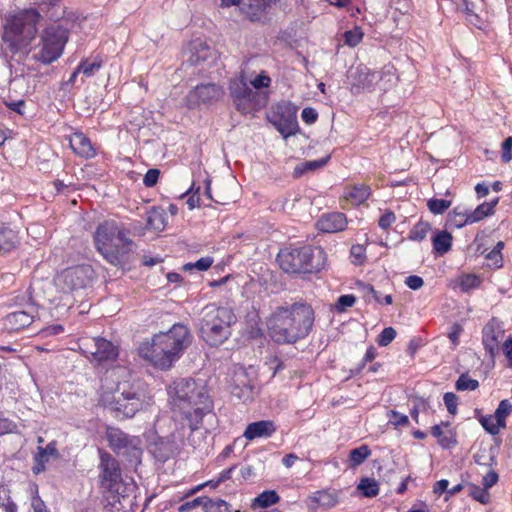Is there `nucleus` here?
<instances>
[{
    "label": "nucleus",
    "instance_id": "nucleus-17",
    "mask_svg": "<svg viewBox=\"0 0 512 512\" xmlns=\"http://www.w3.org/2000/svg\"><path fill=\"white\" fill-rule=\"evenodd\" d=\"M276 0H221V5L230 7L239 5L242 14L250 21H259Z\"/></svg>",
    "mask_w": 512,
    "mask_h": 512
},
{
    "label": "nucleus",
    "instance_id": "nucleus-21",
    "mask_svg": "<svg viewBox=\"0 0 512 512\" xmlns=\"http://www.w3.org/2000/svg\"><path fill=\"white\" fill-rule=\"evenodd\" d=\"M224 94L223 88L214 83L201 84L195 87L188 95L190 101L198 104H208L219 100Z\"/></svg>",
    "mask_w": 512,
    "mask_h": 512
},
{
    "label": "nucleus",
    "instance_id": "nucleus-54",
    "mask_svg": "<svg viewBox=\"0 0 512 512\" xmlns=\"http://www.w3.org/2000/svg\"><path fill=\"white\" fill-rule=\"evenodd\" d=\"M502 161L508 163L512 160V137H507L502 143Z\"/></svg>",
    "mask_w": 512,
    "mask_h": 512
},
{
    "label": "nucleus",
    "instance_id": "nucleus-30",
    "mask_svg": "<svg viewBox=\"0 0 512 512\" xmlns=\"http://www.w3.org/2000/svg\"><path fill=\"white\" fill-rule=\"evenodd\" d=\"M498 203V198L492 200L491 202H484L478 205L474 210H469V215L466 218V222L475 223L483 218L492 215L494 213V207Z\"/></svg>",
    "mask_w": 512,
    "mask_h": 512
},
{
    "label": "nucleus",
    "instance_id": "nucleus-34",
    "mask_svg": "<svg viewBox=\"0 0 512 512\" xmlns=\"http://www.w3.org/2000/svg\"><path fill=\"white\" fill-rule=\"evenodd\" d=\"M371 455V450L367 445L354 448L350 451L349 460L351 467H357L362 464Z\"/></svg>",
    "mask_w": 512,
    "mask_h": 512
},
{
    "label": "nucleus",
    "instance_id": "nucleus-45",
    "mask_svg": "<svg viewBox=\"0 0 512 512\" xmlns=\"http://www.w3.org/2000/svg\"><path fill=\"white\" fill-rule=\"evenodd\" d=\"M481 280L478 276L472 274H466L461 277L460 288L464 292H468L471 289L478 287Z\"/></svg>",
    "mask_w": 512,
    "mask_h": 512
},
{
    "label": "nucleus",
    "instance_id": "nucleus-10",
    "mask_svg": "<svg viewBox=\"0 0 512 512\" xmlns=\"http://www.w3.org/2000/svg\"><path fill=\"white\" fill-rule=\"evenodd\" d=\"M109 447L131 465L141 463L143 454L142 440L139 436L129 435L119 428L109 427L106 431Z\"/></svg>",
    "mask_w": 512,
    "mask_h": 512
},
{
    "label": "nucleus",
    "instance_id": "nucleus-11",
    "mask_svg": "<svg viewBox=\"0 0 512 512\" xmlns=\"http://www.w3.org/2000/svg\"><path fill=\"white\" fill-rule=\"evenodd\" d=\"M69 31L60 24H52L47 27L42 37V46L33 58L45 65L56 61L63 52L68 41Z\"/></svg>",
    "mask_w": 512,
    "mask_h": 512
},
{
    "label": "nucleus",
    "instance_id": "nucleus-23",
    "mask_svg": "<svg viewBox=\"0 0 512 512\" xmlns=\"http://www.w3.org/2000/svg\"><path fill=\"white\" fill-rule=\"evenodd\" d=\"M176 450V443L169 438H159L150 445V452L160 462H165L173 457Z\"/></svg>",
    "mask_w": 512,
    "mask_h": 512
},
{
    "label": "nucleus",
    "instance_id": "nucleus-18",
    "mask_svg": "<svg viewBox=\"0 0 512 512\" xmlns=\"http://www.w3.org/2000/svg\"><path fill=\"white\" fill-rule=\"evenodd\" d=\"M504 330L501 323L496 319L492 318L483 328V345L486 352L491 358L495 356L498 351L499 344L503 340Z\"/></svg>",
    "mask_w": 512,
    "mask_h": 512
},
{
    "label": "nucleus",
    "instance_id": "nucleus-3",
    "mask_svg": "<svg viewBox=\"0 0 512 512\" xmlns=\"http://www.w3.org/2000/svg\"><path fill=\"white\" fill-rule=\"evenodd\" d=\"M167 393L172 409L184 415L191 430H196L203 416L211 411L212 402L206 387L192 378L173 381Z\"/></svg>",
    "mask_w": 512,
    "mask_h": 512
},
{
    "label": "nucleus",
    "instance_id": "nucleus-40",
    "mask_svg": "<svg viewBox=\"0 0 512 512\" xmlns=\"http://www.w3.org/2000/svg\"><path fill=\"white\" fill-rule=\"evenodd\" d=\"M17 507L9 496V489L0 486V512H16Z\"/></svg>",
    "mask_w": 512,
    "mask_h": 512
},
{
    "label": "nucleus",
    "instance_id": "nucleus-58",
    "mask_svg": "<svg viewBox=\"0 0 512 512\" xmlns=\"http://www.w3.org/2000/svg\"><path fill=\"white\" fill-rule=\"evenodd\" d=\"M479 421L482 427L485 429V431H487L489 434L493 436L497 435V428L494 426L493 416H481L479 418Z\"/></svg>",
    "mask_w": 512,
    "mask_h": 512
},
{
    "label": "nucleus",
    "instance_id": "nucleus-59",
    "mask_svg": "<svg viewBox=\"0 0 512 512\" xmlns=\"http://www.w3.org/2000/svg\"><path fill=\"white\" fill-rule=\"evenodd\" d=\"M206 498H203V497H197L191 501H188V502H185L183 503L179 508V512H189L191 510H193L194 508L200 506V505H203L204 506V502H205Z\"/></svg>",
    "mask_w": 512,
    "mask_h": 512
},
{
    "label": "nucleus",
    "instance_id": "nucleus-56",
    "mask_svg": "<svg viewBox=\"0 0 512 512\" xmlns=\"http://www.w3.org/2000/svg\"><path fill=\"white\" fill-rule=\"evenodd\" d=\"M159 175L160 171L158 169H149L143 178L144 185L146 187H153L157 183Z\"/></svg>",
    "mask_w": 512,
    "mask_h": 512
},
{
    "label": "nucleus",
    "instance_id": "nucleus-16",
    "mask_svg": "<svg viewBox=\"0 0 512 512\" xmlns=\"http://www.w3.org/2000/svg\"><path fill=\"white\" fill-rule=\"evenodd\" d=\"M268 118L285 139L298 131L296 112L288 105H278Z\"/></svg>",
    "mask_w": 512,
    "mask_h": 512
},
{
    "label": "nucleus",
    "instance_id": "nucleus-32",
    "mask_svg": "<svg viewBox=\"0 0 512 512\" xmlns=\"http://www.w3.org/2000/svg\"><path fill=\"white\" fill-rule=\"evenodd\" d=\"M370 195V188L366 185H356L352 187L347 193L345 198L353 205H360L364 203Z\"/></svg>",
    "mask_w": 512,
    "mask_h": 512
},
{
    "label": "nucleus",
    "instance_id": "nucleus-41",
    "mask_svg": "<svg viewBox=\"0 0 512 512\" xmlns=\"http://www.w3.org/2000/svg\"><path fill=\"white\" fill-rule=\"evenodd\" d=\"M468 487V495L472 497L474 500L478 501L481 504H487L490 501V495L484 487L481 488L475 484H469Z\"/></svg>",
    "mask_w": 512,
    "mask_h": 512
},
{
    "label": "nucleus",
    "instance_id": "nucleus-2",
    "mask_svg": "<svg viewBox=\"0 0 512 512\" xmlns=\"http://www.w3.org/2000/svg\"><path fill=\"white\" fill-rule=\"evenodd\" d=\"M314 312L306 303H294L290 307H277L268 319L271 338L277 343H296L312 329Z\"/></svg>",
    "mask_w": 512,
    "mask_h": 512
},
{
    "label": "nucleus",
    "instance_id": "nucleus-26",
    "mask_svg": "<svg viewBox=\"0 0 512 512\" xmlns=\"http://www.w3.org/2000/svg\"><path fill=\"white\" fill-rule=\"evenodd\" d=\"M69 144L71 149L81 157L89 159L95 155V150L93 149L89 138H87L83 133L78 132L72 134L69 139Z\"/></svg>",
    "mask_w": 512,
    "mask_h": 512
},
{
    "label": "nucleus",
    "instance_id": "nucleus-52",
    "mask_svg": "<svg viewBox=\"0 0 512 512\" xmlns=\"http://www.w3.org/2000/svg\"><path fill=\"white\" fill-rule=\"evenodd\" d=\"M512 411V404L508 399L500 401L493 417L506 418Z\"/></svg>",
    "mask_w": 512,
    "mask_h": 512
},
{
    "label": "nucleus",
    "instance_id": "nucleus-63",
    "mask_svg": "<svg viewBox=\"0 0 512 512\" xmlns=\"http://www.w3.org/2000/svg\"><path fill=\"white\" fill-rule=\"evenodd\" d=\"M499 476L494 470L489 471L483 477V487L488 491L489 488L493 487L498 482Z\"/></svg>",
    "mask_w": 512,
    "mask_h": 512
},
{
    "label": "nucleus",
    "instance_id": "nucleus-60",
    "mask_svg": "<svg viewBox=\"0 0 512 512\" xmlns=\"http://www.w3.org/2000/svg\"><path fill=\"white\" fill-rule=\"evenodd\" d=\"M396 220L392 211H386L379 219L378 224L382 229H388Z\"/></svg>",
    "mask_w": 512,
    "mask_h": 512
},
{
    "label": "nucleus",
    "instance_id": "nucleus-8",
    "mask_svg": "<svg viewBox=\"0 0 512 512\" xmlns=\"http://www.w3.org/2000/svg\"><path fill=\"white\" fill-rule=\"evenodd\" d=\"M278 261L282 270L287 273H314L324 268L326 254L320 247L286 248L278 254Z\"/></svg>",
    "mask_w": 512,
    "mask_h": 512
},
{
    "label": "nucleus",
    "instance_id": "nucleus-50",
    "mask_svg": "<svg viewBox=\"0 0 512 512\" xmlns=\"http://www.w3.org/2000/svg\"><path fill=\"white\" fill-rule=\"evenodd\" d=\"M199 191H200V186L195 188V185L193 183L191 185V187L185 192L184 195L191 194L189 196V198L187 199V205H188L189 209H194L195 207L199 206V201H200Z\"/></svg>",
    "mask_w": 512,
    "mask_h": 512
},
{
    "label": "nucleus",
    "instance_id": "nucleus-28",
    "mask_svg": "<svg viewBox=\"0 0 512 512\" xmlns=\"http://www.w3.org/2000/svg\"><path fill=\"white\" fill-rule=\"evenodd\" d=\"M18 244V233L8 226L0 225V255L14 250Z\"/></svg>",
    "mask_w": 512,
    "mask_h": 512
},
{
    "label": "nucleus",
    "instance_id": "nucleus-51",
    "mask_svg": "<svg viewBox=\"0 0 512 512\" xmlns=\"http://www.w3.org/2000/svg\"><path fill=\"white\" fill-rule=\"evenodd\" d=\"M99 68H100L99 62H96V61L89 62L86 60V61H82L80 63V65L77 68V71H80L81 73H83L86 76H91Z\"/></svg>",
    "mask_w": 512,
    "mask_h": 512
},
{
    "label": "nucleus",
    "instance_id": "nucleus-6",
    "mask_svg": "<svg viewBox=\"0 0 512 512\" xmlns=\"http://www.w3.org/2000/svg\"><path fill=\"white\" fill-rule=\"evenodd\" d=\"M148 399L147 385L139 379L118 384L111 395L105 394L102 397L104 407L114 413L116 418L133 417Z\"/></svg>",
    "mask_w": 512,
    "mask_h": 512
},
{
    "label": "nucleus",
    "instance_id": "nucleus-22",
    "mask_svg": "<svg viewBox=\"0 0 512 512\" xmlns=\"http://www.w3.org/2000/svg\"><path fill=\"white\" fill-rule=\"evenodd\" d=\"M347 219L345 214L335 212L323 215L317 221V228L326 233H335L345 229Z\"/></svg>",
    "mask_w": 512,
    "mask_h": 512
},
{
    "label": "nucleus",
    "instance_id": "nucleus-44",
    "mask_svg": "<svg viewBox=\"0 0 512 512\" xmlns=\"http://www.w3.org/2000/svg\"><path fill=\"white\" fill-rule=\"evenodd\" d=\"M427 206L433 214H442L451 206V201L433 198L428 201Z\"/></svg>",
    "mask_w": 512,
    "mask_h": 512
},
{
    "label": "nucleus",
    "instance_id": "nucleus-14",
    "mask_svg": "<svg viewBox=\"0 0 512 512\" xmlns=\"http://www.w3.org/2000/svg\"><path fill=\"white\" fill-rule=\"evenodd\" d=\"M80 350L91 362L98 364L113 362L118 356V348L101 337L84 339Z\"/></svg>",
    "mask_w": 512,
    "mask_h": 512
},
{
    "label": "nucleus",
    "instance_id": "nucleus-46",
    "mask_svg": "<svg viewBox=\"0 0 512 512\" xmlns=\"http://www.w3.org/2000/svg\"><path fill=\"white\" fill-rule=\"evenodd\" d=\"M358 287L361 289L365 301L370 302L371 299H373L376 302H381L379 292L376 291L372 285L363 282H358Z\"/></svg>",
    "mask_w": 512,
    "mask_h": 512
},
{
    "label": "nucleus",
    "instance_id": "nucleus-49",
    "mask_svg": "<svg viewBox=\"0 0 512 512\" xmlns=\"http://www.w3.org/2000/svg\"><path fill=\"white\" fill-rule=\"evenodd\" d=\"M396 337V330L393 327H386L379 334L377 343L379 346H388Z\"/></svg>",
    "mask_w": 512,
    "mask_h": 512
},
{
    "label": "nucleus",
    "instance_id": "nucleus-20",
    "mask_svg": "<svg viewBox=\"0 0 512 512\" xmlns=\"http://www.w3.org/2000/svg\"><path fill=\"white\" fill-rule=\"evenodd\" d=\"M230 391L234 397L242 400L243 402L253 398L254 385L249 380L246 371L240 369L235 372L230 386Z\"/></svg>",
    "mask_w": 512,
    "mask_h": 512
},
{
    "label": "nucleus",
    "instance_id": "nucleus-37",
    "mask_svg": "<svg viewBox=\"0 0 512 512\" xmlns=\"http://www.w3.org/2000/svg\"><path fill=\"white\" fill-rule=\"evenodd\" d=\"M357 488L365 497H375L379 493L378 483L374 479L370 478H363Z\"/></svg>",
    "mask_w": 512,
    "mask_h": 512
},
{
    "label": "nucleus",
    "instance_id": "nucleus-47",
    "mask_svg": "<svg viewBox=\"0 0 512 512\" xmlns=\"http://www.w3.org/2000/svg\"><path fill=\"white\" fill-rule=\"evenodd\" d=\"M356 302V297L351 294L342 295L337 299L334 308L337 312H344L347 308L352 307Z\"/></svg>",
    "mask_w": 512,
    "mask_h": 512
},
{
    "label": "nucleus",
    "instance_id": "nucleus-29",
    "mask_svg": "<svg viewBox=\"0 0 512 512\" xmlns=\"http://www.w3.org/2000/svg\"><path fill=\"white\" fill-rule=\"evenodd\" d=\"M50 456H58L54 443H49L46 447H38V452L34 456L35 466L33 467V472L35 474L45 470V463L49 461Z\"/></svg>",
    "mask_w": 512,
    "mask_h": 512
},
{
    "label": "nucleus",
    "instance_id": "nucleus-1",
    "mask_svg": "<svg viewBox=\"0 0 512 512\" xmlns=\"http://www.w3.org/2000/svg\"><path fill=\"white\" fill-rule=\"evenodd\" d=\"M192 342L187 326L177 323L166 332L155 334L151 342H143L139 355L161 370H167L180 358Z\"/></svg>",
    "mask_w": 512,
    "mask_h": 512
},
{
    "label": "nucleus",
    "instance_id": "nucleus-36",
    "mask_svg": "<svg viewBox=\"0 0 512 512\" xmlns=\"http://www.w3.org/2000/svg\"><path fill=\"white\" fill-rule=\"evenodd\" d=\"M396 80L397 77L395 75V68L393 65H386L380 70V82L382 90H387L390 88Z\"/></svg>",
    "mask_w": 512,
    "mask_h": 512
},
{
    "label": "nucleus",
    "instance_id": "nucleus-57",
    "mask_svg": "<svg viewBox=\"0 0 512 512\" xmlns=\"http://www.w3.org/2000/svg\"><path fill=\"white\" fill-rule=\"evenodd\" d=\"M389 415H390V422L394 425V426H403V425H406L408 424L409 422V419H408V416L407 415H404V414H401L397 411H394V410H391L389 412Z\"/></svg>",
    "mask_w": 512,
    "mask_h": 512
},
{
    "label": "nucleus",
    "instance_id": "nucleus-62",
    "mask_svg": "<svg viewBox=\"0 0 512 512\" xmlns=\"http://www.w3.org/2000/svg\"><path fill=\"white\" fill-rule=\"evenodd\" d=\"M270 82V77L262 73L258 75L254 80H252L251 84L254 89L258 90L268 87L270 85Z\"/></svg>",
    "mask_w": 512,
    "mask_h": 512
},
{
    "label": "nucleus",
    "instance_id": "nucleus-38",
    "mask_svg": "<svg viewBox=\"0 0 512 512\" xmlns=\"http://www.w3.org/2000/svg\"><path fill=\"white\" fill-rule=\"evenodd\" d=\"M313 501L326 508H332L338 503L336 495L327 491H317L313 496Z\"/></svg>",
    "mask_w": 512,
    "mask_h": 512
},
{
    "label": "nucleus",
    "instance_id": "nucleus-9",
    "mask_svg": "<svg viewBox=\"0 0 512 512\" xmlns=\"http://www.w3.org/2000/svg\"><path fill=\"white\" fill-rule=\"evenodd\" d=\"M95 272L90 265H78L64 269L57 274V284L62 286L64 309H71L76 301L75 294L89 287L94 280Z\"/></svg>",
    "mask_w": 512,
    "mask_h": 512
},
{
    "label": "nucleus",
    "instance_id": "nucleus-25",
    "mask_svg": "<svg viewBox=\"0 0 512 512\" xmlns=\"http://www.w3.org/2000/svg\"><path fill=\"white\" fill-rule=\"evenodd\" d=\"M210 58H213V51L205 42L198 39L190 43V57L188 62L191 65H200Z\"/></svg>",
    "mask_w": 512,
    "mask_h": 512
},
{
    "label": "nucleus",
    "instance_id": "nucleus-39",
    "mask_svg": "<svg viewBox=\"0 0 512 512\" xmlns=\"http://www.w3.org/2000/svg\"><path fill=\"white\" fill-rule=\"evenodd\" d=\"M479 387V382L475 379L469 378L467 373H463L459 376L455 383V388L458 391H474Z\"/></svg>",
    "mask_w": 512,
    "mask_h": 512
},
{
    "label": "nucleus",
    "instance_id": "nucleus-15",
    "mask_svg": "<svg viewBox=\"0 0 512 512\" xmlns=\"http://www.w3.org/2000/svg\"><path fill=\"white\" fill-rule=\"evenodd\" d=\"M100 468L103 485L111 492L124 497L126 486L123 484L118 461L107 452H100Z\"/></svg>",
    "mask_w": 512,
    "mask_h": 512
},
{
    "label": "nucleus",
    "instance_id": "nucleus-13",
    "mask_svg": "<svg viewBox=\"0 0 512 512\" xmlns=\"http://www.w3.org/2000/svg\"><path fill=\"white\" fill-rule=\"evenodd\" d=\"M229 91L236 109L242 114L251 113L262 105L261 95L249 87L243 78L231 80Z\"/></svg>",
    "mask_w": 512,
    "mask_h": 512
},
{
    "label": "nucleus",
    "instance_id": "nucleus-53",
    "mask_svg": "<svg viewBox=\"0 0 512 512\" xmlns=\"http://www.w3.org/2000/svg\"><path fill=\"white\" fill-rule=\"evenodd\" d=\"M443 399L448 412L455 415L457 412V396L453 392H447L444 394Z\"/></svg>",
    "mask_w": 512,
    "mask_h": 512
},
{
    "label": "nucleus",
    "instance_id": "nucleus-42",
    "mask_svg": "<svg viewBox=\"0 0 512 512\" xmlns=\"http://www.w3.org/2000/svg\"><path fill=\"white\" fill-rule=\"evenodd\" d=\"M430 230V224L428 222H418L410 231L409 239L414 241H422Z\"/></svg>",
    "mask_w": 512,
    "mask_h": 512
},
{
    "label": "nucleus",
    "instance_id": "nucleus-7",
    "mask_svg": "<svg viewBox=\"0 0 512 512\" xmlns=\"http://www.w3.org/2000/svg\"><path fill=\"white\" fill-rule=\"evenodd\" d=\"M200 314L199 335L208 345L218 347L231 336V326L237 321L232 308L211 303Z\"/></svg>",
    "mask_w": 512,
    "mask_h": 512
},
{
    "label": "nucleus",
    "instance_id": "nucleus-27",
    "mask_svg": "<svg viewBox=\"0 0 512 512\" xmlns=\"http://www.w3.org/2000/svg\"><path fill=\"white\" fill-rule=\"evenodd\" d=\"M349 77L352 79L353 86L361 87L363 89L373 88L372 69L366 65H358L354 71L350 72Z\"/></svg>",
    "mask_w": 512,
    "mask_h": 512
},
{
    "label": "nucleus",
    "instance_id": "nucleus-4",
    "mask_svg": "<svg viewBox=\"0 0 512 512\" xmlns=\"http://www.w3.org/2000/svg\"><path fill=\"white\" fill-rule=\"evenodd\" d=\"M41 15L35 8L23 9L6 18L2 34V51L13 58L23 52L35 38Z\"/></svg>",
    "mask_w": 512,
    "mask_h": 512
},
{
    "label": "nucleus",
    "instance_id": "nucleus-55",
    "mask_svg": "<svg viewBox=\"0 0 512 512\" xmlns=\"http://www.w3.org/2000/svg\"><path fill=\"white\" fill-rule=\"evenodd\" d=\"M438 442L444 449H448L457 444L455 434L451 430L445 432Z\"/></svg>",
    "mask_w": 512,
    "mask_h": 512
},
{
    "label": "nucleus",
    "instance_id": "nucleus-12",
    "mask_svg": "<svg viewBox=\"0 0 512 512\" xmlns=\"http://www.w3.org/2000/svg\"><path fill=\"white\" fill-rule=\"evenodd\" d=\"M62 286L57 284V276L52 281H42L29 287V300L39 306L40 301H47L54 305L56 313L59 315L66 314L69 309H64L61 303H64L62 297Z\"/></svg>",
    "mask_w": 512,
    "mask_h": 512
},
{
    "label": "nucleus",
    "instance_id": "nucleus-24",
    "mask_svg": "<svg viewBox=\"0 0 512 512\" xmlns=\"http://www.w3.org/2000/svg\"><path fill=\"white\" fill-rule=\"evenodd\" d=\"M276 431L273 421L261 420L252 422L246 427L243 436L247 440H253L260 437H270Z\"/></svg>",
    "mask_w": 512,
    "mask_h": 512
},
{
    "label": "nucleus",
    "instance_id": "nucleus-61",
    "mask_svg": "<svg viewBox=\"0 0 512 512\" xmlns=\"http://www.w3.org/2000/svg\"><path fill=\"white\" fill-rule=\"evenodd\" d=\"M302 120L307 124H313L318 118V113L314 108L306 107L301 113Z\"/></svg>",
    "mask_w": 512,
    "mask_h": 512
},
{
    "label": "nucleus",
    "instance_id": "nucleus-48",
    "mask_svg": "<svg viewBox=\"0 0 512 512\" xmlns=\"http://www.w3.org/2000/svg\"><path fill=\"white\" fill-rule=\"evenodd\" d=\"M363 33L360 29L355 28L353 30L346 31L343 34L344 42L350 47H355L362 40Z\"/></svg>",
    "mask_w": 512,
    "mask_h": 512
},
{
    "label": "nucleus",
    "instance_id": "nucleus-33",
    "mask_svg": "<svg viewBox=\"0 0 512 512\" xmlns=\"http://www.w3.org/2000/svg\"><path fill=\"white\" fill-rule=\"evenodd\" d=\"M146 226L149 229L155 231H162L166 226L165 215L163 211L153 207L149 212H147L146 217Z\"/></svg>",
    "mask_w": 512,
    "mask_h": 512
},
{
    "label": "nucleus",
    "instance_id": "nucleus-31",
    "mask_svg": "<svg viewBox=\"0 0 512 512\" xmlns=\"http://www.w3.org/2000/svg\"><path fill=\"white\" fill-rule=\"evenodd\" d=\"M452 239V235L447 231L437 232L432 239L435 252L440 255L447 253L451 249Z\"/></svg>",
    "mask_w": 512,
    "mask_h": 512
},
{
    "label": "nucleus",
    "instance_id": "nucleus-19",
    "mask_svg": "<svg viewBox=\"0 0 512 512\" xmlns=\"http://www.w3.org/2000/svg\"><path fill=\"white\" fill-rule=\"evenodd\" d=\"M35 312L36 305L30 302L26 310L14 311L6 315L3 319V325L9 332L19 331L33 322Z\"/></svg>",
    "mask_w": 512,
    "mask_h": 512
},
{
    "label": "nucleus",
    "instance_id": "nucleus-64",
    "mask_svg": "<svg viewBox=\"0 0 512 512\" xmlns=\"http://www.w3.org/2000/svg\"><path fill=\"white\" fill-rule=\"evenodd\" d=\"M405 284L412 290H418L424 285V281L420 276L411 275L405 279Z\"/></svg>",
    "mask_w": 512,
    "mask_h": 512
},
{
    "label": "nucleus",
    "instance_id": "nucleus-35",
    "mask_svg": "<svg viewBox=\"0 0 512 512\" xmlns=\"http://www.w3.org/2000/svg\"><path fill=\"white\" fill-rule=\"evenodd\" d=\"M278 494L273 490H267L262 492L258 497L254 499L253 506H258L261 508H267L273 504H276L279 501Z\"/></svg>",
    "mask_w": 512,
    "mask_h": 512
},
{
    "label": "nucleus",
    "instance_id": "nucleus-43",
    "mask_svg": "<svg viewBox=\"0 0 512 512\" xmlns=\"http://www.w3.org/2000/svg\"><path fill=\"white\" fill-rule=\"evenodd\" d=\"M205 512H228V504L222 499L212 500L206 498L204 502Z\"/></svg>",
    "mask_w": 512,
    "mask_h": 512
},
{
    "label": "nucleus",
    "instance_id": "nucleus-5",
    "mask_svg": "<svg viewBox=\"0 0 512 512\" xmlns=\"http://www.w3.org/2000/svg\"><path fill=\"white\" fill-rule=\"evenodd\" d=\"M128 231L114 220L100 223L94 233L97 250L113 266L123 267L128 263L129 254L135 246L127 237Z\"/></svg>",
    "mask_w": 512,
    "mask_h": 512
}]
</instances>
